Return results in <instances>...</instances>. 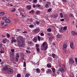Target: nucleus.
I'll return each mask as SVG.
<instances>
[{
  "mask_svg": "<svg viewBox=\"0 0 77 77\" xmlns=\"http://www.w3.org/2000/svg\"><path fill=\"white\" fill-rule=\"evenodd\" d=\"M18 10L20 11V12H24V10H22L21 9H19Z\"/></svg>",
  "mask_w": 77,
  "mask_h": 77,
  "instance_id": "43",
  "label": "nucleus"
},
{
  "mask_svg": "<svg viewBox=\"0 0 77 77\" xmlns=\"http://www.w3.org/2000/svg\"><path fill=\"white\" fill-rule=\"evenodd\" d=\"M36 8H39L40 7H41V5L39 4H37L36 5Z\"/></svg>",
  "mask_w": 77,
  "mask_h": 77,
  "instance_id": "35",
  "label": "nucleus"
},
{
  "mask_svg": "<svg viewBox=\"0 0 77 77\" xmlns=\"http://www.w3.org/2000/svg\"><path fill=\"white\" fill-rule=\"evenodd\" d=\"M2 45H3V44L1 43H0V47H2Z\"/></svg>",
  "mask_w": 77,
  "mask_h": 77,
  "instance_id": "60",
  "label": "nucleus"
},
{
  "mask_svg": "<svg viewBox=\"0 0 77 77\" xmlns=\"http://www.w3.org/2000/svg\"><path fill=\"white\" fill-rule=\"evenodd\" d=\"M46 4L48 5V6H50L51 4V3H50V2H48L46 3Z\"/></svg>",
  "mask_w": 77,
  "mask_h": 77,
  "instance_id": "34",
  "label": "nucleus"
},
{
  "mask_svg": "<svg viewBox=\"0 0 77 77\" xmlns=\"http://www.w3.org/2000/svg\"><path fill=\"white\" fill-rule=\"evenodd\" d=\"M61 21H65V19H62L60 20Z\"/></svg>",
  "mask_w": 77,
  "mask_h": 77,
  "instance_id": "54",
  "label": "nucleus"
},
{
  "mask_svg": "<svg viewBox=\"0 0 77 77\" xmlns=\"http://www.w3.org/2000/svg\"><path fill=\"white\" fill-rule=\"evenodd\" d=\"M17 42V40L14 39V38H12V39L11 40V43H13V42Z\"/></svg>",
  "mask_w": 77,
  "mask_h": 77,
  "instance_id": "13",
  "label": "nucleus"
},
{
  "mask_svg": "<svg viewBox=\"0 0 77 77\" xmlns=\"http://www.w3.org/2000/svg\"><path fill=\"white\" fill-rule=\"evenodd\" d=\"M10 57L11 60V61H14V60H15V54L14 53H12L10 52Z\"/></svg>",
  "mask_w": 77,
  "mask_h": 77,
  "instance_id": "4",
  "label": "nucleus"
},
{
  "mask_svg": "<svg viewBox=\"0 0 77 77\" xmlns=\"http://www.w3.org/2000/svg\"><path fill=\"white\" fill-rule=\"evenodd\" d=\"M47 35L48 36H51V34L50 32L48 33Z\"/></svg>",
  "mask_w": 77,
  "mask_h": 77,
  "instance_id": "37",
  "label": "nucleus"
},
{
  "mask_svg": "<svg viewBox=\"0 0 77 77\" xmlns=\"http://www.w3.org/2000/svg\"><path fill=\"white\" fill-rule=\"evenodd\" d=\"M33 41L34 42H37V38H36L34 37L32 39Z\"/></svg>",
  "mask_w": 77,
  "mask_h": 77,
  "instance_id": "14",
  "label": "nucleus"
},
{
  "mask_svg": "<svg viewBox=\"0 0 77 77\" xmlns=\"http://www.w3.org/2000/svg\"><path fill=\"white\" fill-rule=\"evenodd\" d=\"M65 65H63L61 68L59 69L58 71H57V74H59L60 73V72H63L65 71Z\"/></svg>",
  "mask_w": 77,
  "mask_h": 77,
  "instance_id": "3",
  "label": "nucleus"
},
{
  "mask_svg": "<svg viewBox=\"0 0 77 77\" xmlns=\"http://www.w3.org/2000/svg\"><path fill=\"white\" fill-rule=\"evenodd\" d=\"M17 77H21V75L20 74H18L17 75Z\"/></svg>",
  "mask_w": 77,
  "mask_h": 77,
  "instance_id": "45",
  "label": "nucleus"
},
{
  "mask_svg": "<svg viewBox=\"0 0 77 77\" xmlns=\"http://www.w3.org/2000/svg\"><path fill=\"white\" fill-rule=\"evenodd\" d=\"M69 16L70 17H74V15H73V14H70L69 15Z\"/></svg>",
  "mask_w": 77,
  "mask_h": 77,
  "instance_id": "38",
  "label": "nucleus"
},
{
  "mask_svg": "<svg viewBox=\"0 0 77 77\" xmlns=\"http://www.w3.org/2000/svg\"><path fill=\"white\" fill-rule=\"evenodd\" d=\"M20 29H17V32H20Z\"/></svg>",
  "mask_w": 77,
  "mask_h": 77,
  "instance_id": "59",
  "label": "nucleus"
},
{
  "mask_svg": "<svg viewBox=\"0 0 77 77\" xmlns=\"http://www.w3.org/2000/svg\"><path fill=\"white\" fill-rule=\"evenodd\" d=\"M47 31L48 32H51V29L50 28H48L47 29Z\"/></svg>",
  "mask_w": 77,
  "mask_h": 77,
  "instance_id": "26",
  "label": "nucleus"
},
{
  "mask_svg": "<svg viewBox=\"0 0 77 77\" xmlns=\"http://www.w3.org/2000/svg\"><path fill=\"white\" fill-rule=\"evenodd\" d=\"M36 50L37 51H38V52H39V51L40 50V49H39V48H36Z\"/></svg>",
  "mask_w": 77,
  "mask_h": 77,
  "instance_id": "40",
  "label": "nucleus"
},
{
  "mask_svg": "<svg viewBox=\"0 0 77 77\" xmlns=\"http://www.w3.org/2000/svg\"><path fill=\"white\" fill-rule=\"evenodd\" d=\"M1 53H5V51H4L1 50Z\"/></svg>",
  "mask_w": 77,
  "mask_h": 77,
  "instance_id": "52",
  "label": "nucleus"
},
{
  "mask_svg": "<svg viewBox=\"0 0 77 77\" xmlns=\"http://www.w3.org/2000/svg\"><path fill=\"white\" fill-rule=\"evenodd\" d=\"M29 21H30V22H32V19H31V18H30L29 19Z\"/></svg>",
  "mask_w": 77,
  "mask_h": 77,
  "instance_id": "50",
  "label": "nucleus"
},
{
  "mask_svg": "<svg viewBox=\"0 0 77 77\" xmlns=\"http://www.w3.org/2000/svg\"><path fill=\"white\" fill-rule=\"evenodd\" d=\"M16 56L18 57H20V55L18 54V53H17Z\"/></svg>",
  "mask_w": 77,
  "mask_h": 77,
  "instance_id": "48",
  "label": "nucleus"
},
{
  "mask_svg": "<svg viewBox=\"0 0 77 77\" xmlns=\"http://www.w3.org/2000/svg\"><path fill=\"white\" fill-rule=\"evenodd\" d=\"M47 66H48V68H51V65L50 64H47Z\"/></svg>",
  "mask_w": 77,
  "mask_h": 77,
  "instance_id": "30",
  "label": "nucleus"
},
{
  "mask_svg": "<svg viewBox=\"0 0 77 77\" xmlns=\"http://www.w3.org/2000/svg\"><path fill=\"white\" fill-rule=\"evenodd\" d=\"M50 7V6L48 5V4H45V8H48Z\"/></svg>",
  "mask_w": 77,
  "mask_h": 77,
  "instance_id": "27",
  "label": "nucleus"
},
{
  "mask_svg": "<svg viewBox=\"0 0 77 77\" xmlns=\"http://www.w3.org/2000/svg\"><path fill=\"white\" fill-rule=\"evenodd\" d=\"M25 77H29V75H25Z\"/></svg>",
  "mask_w": 77,
  "mask_h": 77,
  "instance_id": "63",
  "label": "nucleus"
},
{
  "mask_svg": "<svg viewBox=\"0 0 77 77\" xmlns=\"http://www.w3.org/2000/svg\"><path fill=\"white\" fill-rule=\"evenodd\" d=\"M27 7L28 10H30V9H31V5H27Z\"/></svg>",
  "mask_w": 77,
  "mask_h": 77,
  "instance_id": "17",
  "label": "nucleus"
},
{
  "mask_svg": "<svg viewBox=\"0 0 77 77\" xmlns=\"http://www.w3.org/2000/svg\"><path fill=\"white\" fill-rule=\"evenodd\" d=\"M11 53H14L15 52V50L14 49H12L11 50Z\"/></svg>",
  "mask_w": 77,
  "mask_h": 77,
  "instance_id": "21",
  "label": "nucleus"
},
{
  "mask_svg": "<svg viewBox=\"0 0 77 77\" xmlns=\"http://www.w3.org/2000/svg\"><path fill=\"white\" fill-rule=\"evenodd\" d=\"M52 56L54 59H55V57H56V55L54 54H52Z\"/></svg>",
  "mask_w": 77,
  "mask_h": 77,
  "instance_id": "24",
  "label": "nucleus"
},
{
  "mask_svg": "<svg viewBox=\"0 0 77 77\" xmlns=\"http://www.w3.org/2000/svg\"><path fill=\"white\" fill-rule=\"evenodd\" d=\"M48 48V45L46 42H44L42 45L41 50H46Z\"/></svg>",
  "mask_w": 77,
  "mask_h": 77,
  "instance_id": "2",
  "label": "nucleus"
},
{
  "mask_svg": "<svg viewBox=\"0 0 77 77\" xmlns=\"http://www.w3.org/2000/svg\"><path fill=\"white\" fill-rule=\"evenodd\" d=\"M69 64H72L73 65L74 63V60L72 58H70L69 59Z\"/></svg>",
  "mask_w": 77,
  "mask_h": 77,
  "instance_id": "6",
  "label": "nucleus"
},
{
  "mask_svg": "<svg viewBox=\"0 0 77 77\" xmlns=\"http://www.w3.org/2000/svg\"><path fill=\"white\" fill-rule=\"evenodd\" d=\"M56 36L57 38H59L62 37V35H57Z\"/></svg>",
  "mask_w": 77,
  "mask_h": 77,
  "instance_id": "20",
  "label": "nucleus"
},
{
  "mask_svg": "<svg viewBox=\"0 0 77 77\" xmlns=\"http://www.w3.org/2000/svg\"><path fill=\"white\" fill-rule=\"evenodd\" d=\"M26 53H30V51H26Z\"/></svg>",
  "mask_w": 77,
  "mask_h": 77,
  "instance_id": "46",
  "label": "nucleus"
},
{
  "mask_svg": "<svg viewBox=\"0 0 77 77\" xmlns=\"http://www.w3.org/2000/svg\"><path fill=\"white\" fill-rule=\"evenodd\" d=\"M68 42L67 41H65L63 44V48L65 49L66 48L68 47Z\"/></svg>",
  "mask_w": 77,
  "mask_h": 77,
  "instance_id": "5",
  "label": "nucleus"
},
{
  "mask_svg": "<svg viewBox=\"0 0 77 77\" xmlns=\"http://www.w3.org/2000/svg\"><path fill=\"white\" fill-rule=\"evenodd\" d=\"M70 48H72V49H73V48L74 47V45L73 44V43H72V42H71L70 45Z\"/></svg>",
  "mask_w": 77,
  "mask_h": 77,
  "instance_id": "9",
  "label": "nucleus"
},
{
  "mask_svg": "<svg viewBox=\"0 0 77 77\" xmlns=\"http://www.w3.org/2000/svg\"><path fill=\"white\" fill-rule=\"evenodd\" d=\"M60 18H63V14H62V13H60Z\"/></svg>",
  "mask_w": 77,
  "mask_h": 77,
  "instance_id": "28",
  "label": "nucleus"
},
{
  "mask_svg": "<svg viewBox=\"0 0 77 77\" xmlns=\"http://www.w3.org/2000/svg\"><path fill=\"white\" fill-rule=\"evenodd\" d=\"M35 46H36V48H39V45H38V44H36L35 45Z\"/></svg>",
  "mask_w": 77,
  "mask_h": 77,
  "instance_id": "49",
  "label": "nucleus"
},
{
  "mask_svg": "<svg viewBox=\"0 0 77 77\" xmlns=\"http://www.w3.org/2000/svg\"><path fill=\"white\" fill-rule=\"evenodd\" d=\"M32 2L33 3H36L37 2V0H34Z\"/></svg>",
  "mask_w": 77,
  "mask_h": 77,
  "instance_id": "53",
  "label": "nucleus"
},
{
  "mask_svg": "<svg viewBox=\"0 0 77 77\" xmlns=\"http://www.w3.org/2000/svg\"><path fill=\"white\" fill-rule=\"evenodd\" d=\"M23 33H27V32L26 31H25L24 32H23Z\"/></svg>",
  "mask_w": 77,
  "mask_h": 77,
  "instance_id": "61",
  "label": "nucleus"
},
{
  "mask_svg": "<svg viewBox=\"0 0 77 77\" xmlns=\"http://www.w3.org/2000/svg\"><path fill=\"white\" fill-rule=\"evenodd\" d=\"M67 29V27L66 26H64L63 28V30H66Z\"/></svg>",
  "mask_w": 77,
  "mask_h": 77,
  "instance_id": "42",
  "label": "nucleus"
},
{
  "mask_svg": "<svg viewBox=\"0 0 77 77\" xmlns=\"http://www.w3.org/2000/svg\"><path fill=\"white\" fill-rule=\"evenodd\" d=\"M29 27L30 28H32V27H33L34 26L33 25H29Z\"/></svg>",
  "mask_w": 77,
  "mask_h": 77,
  "instance_id": "41",
  "label": "nucleus"
},
{
  "mask_svg": "<svg viewBox=\"0 0 77 77\" xmlns=\"http://www.w3.org/2000/svg\"><path fill=\"white\" fill-rule=\"evenodd\" d=\"M36 70L38 73H40V70L39 69H37Z\"/></svg>",
  "mask_w": 77,
  "mask_h": 77,
  "instance_id": "29",
  "label": "nucleus"
},
{
  "mask_svg": "<svg viewBox=\"0 0 77 77\" xmlns=\"http://www.w3.org/2000/svg\"><path fill=\"white\" fill-rule=\"evenodd\" d=\"M40 35L41 36H44V33H43V32H42L41 33V34H40Z\"/></svg>",
  "mask_w": 77,
  "mask_h": 77,
  "instance_id": "55",
  "label": "nucleus"
},
{
  "mask_svg": "<svg viewBox=\"0 0 77 77\" xmlns=\"http://www.w3.org/2000/svg\"><path fill=\"white\" fill-rule=\"evenodd\" d=\"M71 33L72 35H74V36L77 35V32H76L74 31H71Z\"/></svg>",
  "mask_w": 77,
  "mask_h": 77,
  "instance_id": "10",
  "label": "nucleus"
},
{
  "mask_svg": "<svg viewBox=\"0 0 77 77\" xmlns=\"http://www.w3.org/2000/svg\"><path fill=\"white\" fill-rule=\"evenodd\" d=\"M62 2L66 3V0H62Z\"/></svg>",
  "mask_w": 77,
  "mask_h": 77,
  "instance_id": "62",
  "label": "nucleus"
},
{
  "mask_svg": "<svg viewBox=\"0 0 77 77\" xmlns=\"http://www.w3.org/2000/svg\"><path fill=\"white\" fill-rule=\"evenodd\" d=\"M34 10H32L29 11V12L30 14H33V13H34Z\"/></svg>",
  "mask_w": 77,
  "mask_h": 77,
  "instance_id": "22",
  "label": "nucleus"
},
{
  "mask_svg": "<svg viewBox=\"0 0 77 77\" xmlns=\"http://www.w3.org/2000/svg\"><path fill=\"white\" fill-rule=\"evenodd\" d=\"M52 72V71H51V70L50 69H48V71H46V73H47V74H48V73H51Z\"/></svg>",
  "mask_w": 77,
  "mask_h": 77,
  "instance_id": "11",
  "label": "nucleus"
},
{
  "mask_svg": "<svg viewBox=\"0 0 77 77\" xmlns=\"http://www.w3.org/2000/svg\"><path fill=\"white\" fill-rule=\"evenodd\" d=\"M5 14V13L4 12H2L0 13V16H2L3 15Z\"/></svg>",
  "mask_w": 77,
  "mask_h": 77,
  "instance_id": "19",
  "label": "nucleus"
},
{
  "mask_svg": "<svg viewBox=\"0 0 77 77\" xmlns=\"http://www.w3.org/2000/svg\"><path fill=\"white\" fill-rule=\"evenodd\" d=\"M52 70L53 73H54L56 72V69L54 68H53Z\"/></svg>",
  "mask_w": 77,
  "mask_h": 77,
  "instance_id": "25",
  "label": "nucleus"
},
{
  "mask_svg": "<svg viewBox=\"0 0 77 77\" xmlns=\"http://www.w3.org/2000/svg\"><path fill=\"white\" fill-rule=\"evenodd\" d=\"M5 23H11V21L10 20H9L7 19L5 20Z\"/></svg>",
  "mask_w": 77,
  "mask_h": 77,
  "instance_id": "15",
  "label": "nucleus"
},
{
  "mask_svg": "<svg viewBox=\"0 0 77 77\" xmlns=\"http://www.w3.org/2000/svg\"><path fill=\"white\" fill-rule=\"evenodd\" d=\"M35 23L37 24H39V22L38 21H36L35 22Z\"/></svg>",
  "mask_w": 77,
  "mask_h": 77,
  "instance_id": "57",
  "label": "nucleus"
},
{
  "mask_svg": "<svg viewBox=\"0 0 77 77\" xmlns=\"http://www.w3.org/2000/svg\"><path fill=\"white\" fill-rule=\"evenodd\" d=\"M75 61L76 63H77V58L75 57Z\"/></svg>",
  "mask_w": 77,
  "mask_h": 77,
  "instance_id": "58",
  "label": "nucleus"
},
{
  "mask_svg": "<svg viewBox=\"0 0 77 77\" xmlns=\"http://www.w3.org/2000/svg\"><path fill=\"white\" fill-rule=\"evenodd\" d=\"M13 73V70L12 69H10L8 71V74H12Z\"/></svg>",
  "mask_w": 77,
  "mask_h": 77,
  "instance_id": "12",
  "label": "nucleus"
},
{
  "mask_svg": "<svg viewBox=\"0 0 77 77\" xmlns=\"http://www.w3.org/2000/svg\"><path fill=\"white\" fill-rule=\"evenodd\" d=\"M35 14H40V11H38L35 13Z\"/></svg>",
  "mask_w": 77,
  "mask_h": 77,
  "instance_id": "36",
  "label": "nucleus"
},
{
  "mask_svg": "<svg viewBox=\"0 0 77 77\" xmlns=\"http://www.w3.org/2000/svg\"><path fill=\"white\" fill-rule=\"evenodd\" d=\"M7 35L8 38H9V37H10V35L9 34H7Z\"/></svg>",
  "mask_w": 77,
  "mask_h": 77,
  "instance_id": "56",
  "label": "nucleus"
},
{
  "mask_svg": "<svg viewBox=\"0 0 77 77\" xmlns=\"http://www.w3.org/2000/svg\"><path fill=\"white\" fill-rule=\"evenodd\" d=\"M51 10H52V9L51 8H50L47 11L48 12H50L51 11Z\"/></svg>",
  "mask_w": 77,
  "mask_h": 77,
  "instance_id": "31",
  "label": "nucleus"
},
{
  "mask_svg": "<svg viewBox=\"0 0 77 77\" xmlns=\"http://www.w3.org/2000/svg\"><path fill=\"white\" fill-rule=\"evenodd\" d=\"M23 66L24 67L26 66V63L25 62H23Z\"/></svg>",
  "mask_w": 77,
  "mask_h": 77,
  "instance_id": "39",
  "label": "nucleus"
},
{
  "mask_svg": "<svg viewBox=\"0 0 77 77\" xmlns=\"http://www.w3.org/2000/svg\"><path fill=\"white\" fill-rule=\"evenodd\" d=\"M23 37L22 36H19L17 38L18 45L19 47H24V45L23 41Z\"/></svg>",
  "mask_w": 77,
  "mask_h": 77,
  "instance_id": "1",
  "label": "nucleus"
},
{
  "mask_svg": "<svg viewBox=\"0 0 77 77\" xmlns=\"http://www.w3.org/2000/svg\"><path fill=\"white\" fill-rule=\"evenodd\" d=\"M15 11H16V9H15V8H14L13 10H12V12H15Z\"/></svg>",
  "mask_w": 77,
  "mask_h": 77,
  "instance_id": "44",
  "label": "nucleus"
},
{
  "mask_svg": "<svg viewBox=\"0 0 77 77\" xmlns=\"http://www.w3.org/2000/svg\"><path fill=\"white\" fill-rule=\"evenodd\" d=\"M69 77H74V76H71V75H69Z\"/></svg>",
  "mask_w": 77,
  "mask_h": 77,
  "instance_id": "64",
  "label": "nucleus"
},
{
  "mask_svg": "<svg viewBox=\"0 0 77 77\" xmlns=\"http://www.w3.org/2000/svg\"><path fill=\"white\" fill-rule=\"evenodd\" d=\"M48 60L49 61H51L52 60V58L49 57L48 59Z\"/></svg>",
  "mask_w": 77,
  "mask_h": 77,
  "instance_id": "32",
  "label": "nucleus"
},
{
  "mask_svg": "<svg viewBox=\"0 0 77 77\" xmlns=\"http://www.w3.org/2000/svg\"><path fill=\"white\" fill-rule=\"evenodd\" d=\"M32 42L29 41L28 42V44H32Z\"/></svg>",
  "mask_w": 77,
  "mask_h": 77,
  "instance_id": "51",
  "label": "nucleus"
},
{
  "mask_svg": "<svg viewBox=\"0 0 77 77\" xmlns=\"http://www.w3.org/2000/svg\"><path fill=\"white\" fill-rule=\"evenodd\" d=\"M58 17V15L57 14H55L54 15V18H56V17Z\"/></svg>",
  "mask_w": 77,
  "mask_h": 77,
  "instance_id": "23",
  "label": "nucleus"
},
{
  "mask_svg": "<svg viewBox=\"0 0 77 77\" xmlns=\"http://www.w3.org/2000/svg\"><path fill=\"white\" fill-rule=\"evenodd\" d=\"M38 41H39L41 40V38H40V37L39 36H38Z\"/></svg>",
  "mask_w": 77,
  "mask_h": 77,
  "instance_id": "47",
  "label": "nucleus"
},
{
  "mask_svg": "<svg viewBox=\"0 0 77 77\" xmlns=\"http://www.w3.org/2000/svg\"><path fill=\"white\" fill-rule=\"evenodd\" d=\"M59 31L60 33H62V32H63V28H60Z\"/></svg>",
  "mask_w": 77,
  "mask_h": 77,
  "instance_id": "16",
  "label": "nucleus"
},
{
  "mask_svg": "<svg viewBox=\"0 0 77 77\" xmlns=\"http://www.w3.org/2000/svg\"><path fill=\"white\" fill-rule=\"evenodd\" d=\"M7 19H8V18H6V17H3L2 18V19L3 20H6Z\"/></svg>",
  "mask_w": 77,
  "mask_h": 77,
  "instance_id": "33",
  "label": "nucleus"
},
{
  "mask_svg": "<svg viewBox=\"0 0 77 77\" xmlns=\"http://www.w3.org/2000/svg\"><path fill=\"white\" fill-rule=\"evenodd\" d=\"M39 31H40V30L39 29V28H36L33 30V31L35 33H38L39 32Z\"/></svg>",
  "mask_w": 77,
  "mask_h": 77,
  "instance_id": "7",
  "label": "nucleus"
},
{
  "mask_svg": "<svg viewBox=\"0 0 77 77\" xmlns=\"http://www.w3.org/2000/svg\"><path fill=\"white\" fill-rule=\"evenodd\" d=\"M3 69L4 71H6L8 69V66H5L4 68H3Z\"/></svg>",
  "mask_w": 77,
  "mask_h": 77,
  "instance_id": "18",
  "label": "nucleus"
},
{
  "mask_svg": "<svg viewBox=\"0 0 77 77\" xmlns=\"http://www.w3.org/2000/svg\"><path fill=\"white\" fill-rule=\"evenodd\" d=\"M9 40L6 38H4L3 39L2 42L3 44H6V42H8Z\"/></svg>",
  "mask_w": 77,
  "mask_h": 77,
  "instance_id": "8",
  "label": "nucleus"
}]
</instances>
